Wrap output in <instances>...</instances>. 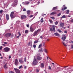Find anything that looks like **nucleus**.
<instances>
[{
  "instance_id": "1",
  "label": "nucleus",
  "mask_w": 73,
  "mask_h": 73,
  "mask_svg": "<svg viewBox=\"0 0 73 73\" xmlns=\"http://www.w3.org/2000/svg\"><path fill=\"white\" fill-rule=\"evenodd\" d=\"M40 31V29H38L36 31H35L33 34V36H37V35H38V32H39Z\"/></svg>"
},
{
  "instance_id": "2",
  "label": "nucleus",
  "mask_w": 73,
  "mask_h": 73,
  "mask_svg": "<svg viewBox=\"0 0 73 73\" xmlns=\"http://www.w3.org/2000/svg\"><path fill=\"white\" fill-rule=\"evenodd\" d=\"M36 58L38 60H42V57L41 56V55L40 54H38Z\"/></svg>"
},
{
  "instance_id": "3",
  "label": "nucleus",
  "mask_w": 73,
  "mask_h": 73,
  "mask_svg": "<svg viewBox=\"0 0 73 73\" xmlns=\"http://www.w3.org/2000/svg\"><path fill=\"white\" fill-rule=\"evenodd\" d=\"M10 17L11 18H15V17L16 15L14 14V12L13 11L11 13Z\"/></svg>"
},
{
  "instance_id": "4",
  "label": "nucleus",
  "mask_w": 73,
  "mask_h": 73,
  "mask_svg": "<svg viewBox=\"0 0 73 73\" xmlns=\"http://www.w3.org/2000/svg\"><path fill=\"white\" fill-rule=\"evenodd\" d=\"M33 65H37V64L38 63V61L36 60V58H34V59L33 61Z\"/></svg>"
},
{
  "instance_id": "5",
  "label": "nucleus",
  "mask_w": 73,
  "mask_h": 73,
  "mask_svg": "<svg viewBox=\"0 0 73 73\" xmlns=\"http://www.w3.org/2000/svg\"><path fill=\"white\" fill-rule=\"evenodd\" d=\"M11 36V33H6L5 35V37H7V38H8V37H10Z\"/></svg>"
},
{
  "instance_id": "6",
  "label": "nucleus",
  "mask_w": 73,
  "mask_h": 73,
  "mask_svg": "<svg viewBox=\"0 0 73 73\" xmlns=\"http://www.w3.org/2000/svg\"><path fill=\"white\" fill-rule=\"evenodd\" d=\"M4 49L5 52H9V50H11L10 48L8 47L5 48H4Z\"/></svg>"
},
{
  "instance_id": "7",
  "label": "nucleus",
  "mask_w": 73,
  "mask_h": 73,
  "mask_svg": "<svg viewBox=\"0 0 73 73\" xmlns=\"http://www.w3.org/2000/svg\"><path fill=\"white\" fill-rule=\"evenodd\" d=\"M35 29L33 28V27L31 26L30 27V31L31 32H33Z\"/></svg>"
},
{
  "instance_id": "8",
  "label": "nucleus",
  "mask_w": 73,
  "mask_h": 73,
  "mask_svg": "<svg viewBox=\"0 0 73 73\" xmlns=\"http://www.w3.org/2000/svg\"><path fill=\"white\" fill-rule=\"evenodd\" d=\"M62 37H61V38L63 41H65L66 39V35H62Z\"/></svg>"
},
{
  "instance_id": "9",
  "label": "nucleus",
  "mask_w": 73,
  "mask_h": 73,
  "mask_svg": "<svg viewBox=\"0 0 73 73\" xmlns=\"http://www.w3.org/2000/svg\"><path fill=\"white\" fill-rule=\"evenodd\" d=\"M14 70L16 73H21L20 70L17 68H14Z\"/></svg>"
},
{
  "instance_id": "10",
  "label": "nucleus",
  "mask_w": 73,
  "mask_h": 73,
  "mask_svg": "<svg viewBox=\"0 0 73 73\" xmlns=\"http://www.w3.org/2000/svg\"><path fill=\"white\" fill-rule=\"evenodd\" d=\"M19 63V61H18V60L17 59H15V64L16 66H17L18 65V63Z\"/></svg>"
},
{
  "instance_id": "11",
  "label": "nucleus",
  "mask_w": 73,
  "mask_h": 73,
  "mask_svg": "<svg viewBox=\"0 0 73 73\" xmlns=\"http://www.w3.org/2000/svg\"><path fill=\"white\" fill-rule=\"evenodd\" d=\"M67 9V7H66L65 6V5H63V7L62 8V10L63 11H64V10H65V9Z\"/></svg>"
},
{
  "instance_id": "12",
  "label": "nucleus",
  "mask_w": 73,
  "mask_h": 73,
  "mask_svg": "<svg viewBox=\"0 0 73 73\" xmlns=\"http://www.w3.org/2000/svg\"><path fill=\"white\" fill-rule=\"evenodd\" d=\"M21 17V19H26V18H27V16L25 15H22Z\"/></svg>"
},
{
  "instance_id": "13",
  "label": "nucleus",
  "mask_w": 73,
  "mask_h": 73,
  "mask_svg": "<svg viewBox=\"0 0 73 73\" xmlns=\"http://www.w3.org/2000/svg\"><path fill=\"white\" fill-rule=\"evenodd\" d=\"M6 20H9V15L8 14H6Z\"/></svg>"
},
{
  "instance_id": "14",
  "label": "nucleus",
  "mask_w": 73,
  "mask_h": 73,
  "mask_svg": "<svg viewBox=\"0 0 73 73\" xmlns=\"http://www.w3.org/2000/svg\"><path fill=\"white\" fill-rule=\"evenodd\" d=\"M64 26V23H60V27H63Z\"/></svg>"
},
{
  "instance_id": "15",
  "label": "nucleus",
  "mask_w": 73,
  "mask_h": 73,
  "mask_svg": "<svg viewBox=\"0 0 73 73\" xmlns=\"http://www.w3.org/2000/svg\"><path fill=\"white\" fill-rule=\"evenodd\" d=\"M52 31H53V32H55V26L54 25H52Z\"/></svg>"
},
{
  "instance_id": "16",
  "label": "nucleus",
  "mask_w": 73,
  "mask_h": 73,
  "mask_svg": "<svg viewBox=\"0 0 73 73\" xmlns=\"http://www.w3.org/2000/svg\"><path fill=\"white\" fill-rule=\"evenodd\" d=\"M39 52H44V50L42 49V48H41V49H39L38 50Z\"/></svg>"
},
{
  "instance_id": "17",
  "label": "nucleus",
  "mask_w": 73,
  "mask_h": 73,
  "mask_svg": "<svg viewBox=\"0 0 73 73\" xmlns=\"http://www.w3.org/2000/svg\"><path fill=\"white\" fill-rule=\"evenodd\" d=\"M55 36H58V37H60V35L58 34V33H55L54 34Z\"/></svg>"
},
{
  "instance_id": "18",
  "label": "nucleus",
  "mask_w": 73,
  "mask_h": 73,
  "mask_svg": "<svg viewBox=\"0 0 73 73\" xmlns=\"http://www.w3.org/2000/svg\"><path fill=\"white\" fill-rule=\"evenodd\" d=\"M40 67L42 68H44V64L42 63L41 64V65H40Z\"/></svg>"
},
{
  "instance_id": "19",
  "label": "nucleus",
  "mask_w": 73,
  "mask_h": 73,
  "mask_svg": "<svg viewBox=\"0 0 73 73\" xmlns=\"http://www.w3.org/2000/svg\"><path fill=\"white\" fill-rule=\"evenodd\" d=\"M56 12H53L50 14V15H56Z\"/></svg>"
},
{
  "instance_id": "20",
  "label": "nucleus",
  "mask_w": 73,
  "mask_h": 73,
  "mask_svg": "<svg viewBox=\"0 0 73 73\" xmlns=\"http://www.w3.org/2000/svg\"><path fill=\"white\" fill-rule=\"evenodd\" d=\"M19 62L20 63H24V61H23V60L21 59L19 60Z\"/></svg>"
},
{
  "instance_id": "21",
  "label": "nucleus",
  "mask_w": 73,
  "mask_h": 73,
  "mask_svg": "<svg viewBox=\"0 0 73 73\" xmlns=\"http://www.w3.org/2000/svg\"><path fill=\"white\" fill-rule=\"evenodd\" d=\"M7 64L6 63L3 66V67L5 69H7V68H8V67L7 66Z\"/></svg>"
},
{
  "instance_id": "22",
  "label": "nucleus",
  "mask_w": 73,
  "mask_h": 73,
  "mask_svg": "<svg viewBox=\"0 0 73 73\" xmlns=\"http://www.w3.org/2000/svg\"><path fill=\"white\" fill-rule=\"evenodd\" d=\"M44 52H45V53H48V50L45 48H44Z\"/></svg>"
},
{
  "instance_id": "23",
  "label": "nucleus",
  "mask_w": 73,
  "mask_h": 73,
  "mask_svg": "<svg viewBox=\"0 0 73 73\" xmlns=\"http://www.w3.org/2000/svg\"><path fill=\"white\" fill-rule=\"evenodd\" d=\"M57 7H53V8L52 10V11H53L54 10H55V9H57Z\"/></svg>"
},
{
  "instance_id": "24",
  "label": "nucleus",
  "mask_w": 73,
  "mask_h": 73,
  "mask_svg": "<svg viewBox=\"0 0 73 73\" xmlns=\"http://www.w3.org/2000/svg\"><path fill=\"white\" fill-rule=\"evenodd\" d=\"M30 12L31 11H30V10H28L27 11V15H29L30 13H31Z\"/></svg>"
},
{
  "instance_id": "25",
  "label": "nucleus",
  "mask_w": 73,
  "mask_h": 73,
  "mask_svg": "<svg viewBox=\"0 0 73 73\" xmlns=\"http://www.w3.org/2000/svg\"><path fill=\"white\" fill-rule=\"evenodd\" d=\"M42 46V43H41V44H40L38 47V48H41V47Z\"/></svg>"
},
{
  "instance_id": "26",
  "label": "nucleus",
  "mask_w": 73,
  "mask_h": 73,
  "mask_svg": "<svg viewBox=\"0 0 73 73\" xmlns=\"http://www.w3.org/2000/svg\"><path fill=\"white\" fill-rule=\"evenodd\" d=\"M62 43H63V45L64 46H67V45H66V44H65V42L63 41L62 42Z\"/></svg>"
},
{
  "instance_id": "27",
  "label": "nucleus",
  "mask_w": 73,
  "mask_h": 73,
  "mask_svg": "<svg viewBox=\"0 0 73 73\" xmlns=\"http://www.w3.org/2000/svg\"><path fill=\"white\" fill-rule=\"evenodd\" d=\"M66 18V16H65V15H64L61 17V19H63L64 18Z\"/></svg>"
},
{
  "instance_id": "28",
  "label": "nucleus",
  "mask_w": 73,
  "mask_h": 73,
  "mask_svg": "<svg viewBox=\"0 0 73 73\" xmlns=\"http://www.w3.org/2000/svg\"><path fill=\"white\" fill-rule=\"evenodd\" d=\"M54 24L55 25H57V24H58V21H56V22H54Z\"/></svg>"
},
{
  "instance_id": "29",
  "label": "nucleus",
  "mask_w": 73,
  "mask_h": 73,
  "mask_svg": "<svg viewBox=\"0 0 73 73\" xmlns=\"http://www.w3.org/2000/svg\"><path fill=\"white\" fill-rule=\"evenodd\" d=\"M40 22L41 23H43V22H44V20H43V18H42L41 19Z\"/></svg>"
},
{
  "instance_id": "30",
  "label": "nucleus",
  "mask_w": 73,
  "mask_h": 73,
  "mask_svg": "<svg viewBox=\"0 0 73 73\" xmlns=\"http://www.w3.org/2000/svg\"><path fill=\"white\" fill-rule=\"evenodd\" d=\"M31 44V45L32 46V42H29L28 43V45L29 46H30Z\"/></svg>"
},
{
  "instance_id": "31",
  "label": "nucleus",
  "mask_w": 73,
  "mask_h": 73,
  "mask_svg": "<svg viewBox=\"0 0 73 73\" xmlns=\"http://www.w3.org/2000/svg\"><path fill=\"white\" fill-rule=\"evenodd\" d=\"M58 32H59L60 33H62V31L59 29H58Z\"/></svg>"
},
{
  "instance_id": "32",
  "label": "nucleus",
  "mask_w": 73,
  "mask_h": 73,
  "mask_svg": "<svg viewBox=\"0 0 73 73\" xmlns=\"http://www.w3.org/2000/svg\"><path fill=\"white\" fill-rule=\"evenodd\" d=\"M66 13L67 14H69V10H67Z\"/></svg>"
},
{
  "instance_id": "33",
  "label": "nucleus",
  "mask_w": 73,
  "mask_h": 73,
  "mask_svg": "<svg viewBox=\"0 0 73 73\" xmlns=\"http://www.w3.org/2000/svg\"><path fill=\"white\" fill-rule=\"evenodd\" d=\"M49 21L50 22V23H53V21H52V20L49 19Z\"/></svg>"
},
{
  "instance_id": "34",
  "label": "nucleus",
  "mask_w": 73,
  "mask_h": 73,
  "mask_svg": "<svg viewBox=\"0 0 73 73\" xmlns=\"http://www.w3.org/2000/svg\"><path fill=\"white\" fill-rule=\"evenodd\" d=\"M61 15V13H59V14L57 15V16H60Z\"/></svg>"
},
{
  "instance_id": "35",
  "label": "nucleus",
  "mask_w": 73,
  "mask_h": 73,
  "mask_svg": "<svg viewBox=\"0 0 73 73\" xmlns=\"http://www.w3.org/2000/svg\"><path fill=\"white\" fill-rule=\"evenodd\" d=\"M24 61L25 62H26L27 61V57H25L24 58Z\"/></svg>"
},
{
  "instance_id": "36",
  "label": "nucleus",
  "mask_w": 73,
  "mask_h": 73,
  "mask_svg": "<svg viewBox=\"0 0 73 73\" xmlns=\"http://www.w3.org/2000/svg\"><path fill=\"white\" fill-rule=\"evenodd\" d=\"M38 42V40H35V41H34V44H36V43H37Z\"/></svg>"
},
{
  "instance_id": "37",
  "label": "nucleus",
  "mask_w": 73,
  "mask_h": 73,
  "mask_svg": "<svg viewBox=\"0 0 73 73\" xmlns=\"http://www.w3.org/2000/svg\"><path fill=\"white\" fill-rule=\"evenodd\" d=\"M25 33H28V30H27L25 31Z\"/></svg>"
},
{
  "instance_id": "38",
  "label": "nucleus",
  "mask_w": 73,
  "mask_h": 73,
  "mask_svg": "<svg viewBox=\"0 0 73 73\" xmlns=\"http://www.w3.org/2000/svg\"><path fill=\"white\" fill-rule=\"evenodd\" d=\"M57 69H61L62 70V68L60 67H57Z\"/></svg>"
},
{
  "instance_id": "39",
  "label": "nucleus",
  "mask_w": 73,
  "mask_h": 73,
  "mask_svg": "<svg viewBox=\"0 0 73 73\" xmlns=\"http://www.w3.org/2000/svg\"><path fill=\"white\" fill-rule=\"evenodd\" d=\"M18 34L19 36H20L21 35V33H20V32H18Z\"/></svg>"
},
{
  "instance_id": "40",
  "label": "nucleus",
  "mask_w": 73,
  "mask_h": 73,
  "mask_svg": "<svg viewBox=\"0 0 73 73\" xmlns=\"http://www.w3.org/2000/svg\"><path fill=\"white\" fill-rule=\"evenodd\" d=\"M11 35V38H13V36H14V35L13 34H12Z\"/></svg>"
},
{
  "instance_id": "41",
  "label": "nucleus",
  "mask_w": 73,
  "mask_h": 73,
  "mask_svg": "<svg viewBox=\"0 0 73 73\" xmlns=\"http://www.w3.org/2000/svg\"><path fill=\"white\" fill-rule=\"evenodd\" d=\"M3 13V10H1L0 11V13L1 14V13Z\"/></svg>"
},
{
  "instance_id": "42",
  "label": "nucleus",
  "mask_w": 73,
  "mask_h": 73,
  "mask_svg": "<svg viewBox=\"0 0 73 73\" xmlns=\"http://www.w3.org/2000/svg\"><path fill=\"white\" fill-rule=\"evenodd\" d=\"M48 68L49 69H50V70H51V69H52V68H51L50 66H48Z\"/></svg>"
},
{
  "instance_id": "43",
  "label": "nucleus",
  "mask_w": 73,
  "mask_h": 73,
  "mask_svg": "<svg viewBox=\"0 0 73 73\" xmlns=\"http://www.w3.org/2000/svg\"><path fill=\"white\" fill-rule=\"evenodd\" d=\"M2 49H3V46H1L0 47V50H2Z\"/></svg>"
},
{
  "instance_id": "44",
  "label": "nucleus",
  "mask_w": 73,
  "mask_h": 73,
  "mask_svg": "<svg viewBox=\"0 0 73 73\" xmlns=\"http://www.w3.org/2000/svg\"><path fill=\"white\" fill-rule=\"evenodd\" d=\"M30 3L29 2H25V4H29Z\"/></svg>"
},
{
  "instance_id": "45",
  "label": "nucleus",
  "mask_w": 73,
  "mask_h": 73,
  "mask_svg": "<svg viewBox=\"0 0 73 73\" xmlns=\"http://www.w3.org/2000/svg\"><path fill=\"white\" fill-rule=\"evenodd\" d=\"M23 11H26V9L25 8H24L23 9Z\"/></svg>"
},
{
  "instance_id": "46",
  "label": "nucleus",
  "mask_w": 73,
  "mask_h": 73,
  "mask_svg": "<svg viewBox=\"0 0 73 73\" xmlns=\"http://www.w3.org/2000/svg\"><path fill=\"white\" fill-rule=\"evenodd\" d=\"M22 67H23V66H20L19 67V69H21V68Z\"/></svg>"
},
{
  "instance_id": "47",
  "label": "nucleus",
  "mask_w": 73,
  "mask_h": 73,
  "mask_svg": "<svg viewBox=\"0 0 73 73\" xmlns=\"http://www.w3.org/2000/svg\"><path fill=\"white\" fill-rule=\"evenodd\" d=\"M50 19H55L54 17H50Z\"/></svg>"
},
{
  "instance_id": "48",
  "label": "nucleus",
  "mask_w": 73,
  "mask_h": 73,
  "mask_svg": "<svg viewBox=\"0 0 73 73\" xmlns=\"http://www.w3.org/2000/svg\"><path fill=\"white\" fill-rule=\"evenodd\" d=\"M33 47L34 48H36V45L34 44L33 46Z\"/></svg>"
},
{
  "instance_id": "49",
  "label": "nucleus",
  "mask_w": 73,
  "mask_h": 73,
  "mask_svg": "<svg viewBox=\"0 0 73 73\" xmlns=\"http://www.w3.org/2000/svg\"><path fill=\"white\" fill-rule=\"evenodd\" d=\"M50 31H53V29H52V27L50 28Z\"/></svg>"
},
{
  "instance_id": "50",
  "label": "nucleus",
  "mask_w": 73,
  "mask_h": 73,
  "mask_svg": "<svg viewBox=\"0 0 73 73\" xmlns=\"http://www.w3.org/2000/svg\"><path fill=\"white\" fill-rule=\"evenodd\" d=\"M4 43L5 44H8V42H4Z\"/></svg>"
},
{
  "instance_id": "51",
  "label": "nucleus",
  "mask_w": 73,
  "mask_h": 73,
  "mask_svg": "<svg viewBox=\"0 0 73 73\" xmlns=\"http://www.w3.org/2000/svg\"><path fill=\"white\" fill-rule=\"evenodd\" d=\"M40 38H41L42 39V38H43V37H42V36H40Z\"/></svg>"
},
{
  "instance_id": "52",
  "label": "nucleus",
  "mask_w": 73,
  "mask_h": 73,
  "mask_svg": "<svg viewBox=\"0 0 73 73\" xmlns=\"http://www.w3.org/2000/svg\"><path fill=\"white\" fill-rule=\"evenodd\" d=\"M27 27L28 28H29V25H27Z\"/></svg>"
},
{
  "instance_id": "53",
  "label": "nucleus",
  "mask_w": 73,
  "mask_h": 73,
  "mask_svg": "<svg viewBox=\"0 0 73 73\" xmlns=\"http://www.w3.org/2000/svg\"><path fill=\"white\" fill-rule=\"evenodd\" d=\"M33 16L32 15H31L29 17L31 18V17H33Z\"/></svg>"
},
{
  "instance_id": "54",
  "label": "nucleus",
  "mask_w": 73,
  "mask_h": 73,
  "mask_svg": "<svg viewBox=\"0 0 73 73\" xmlns=\"http://www.w3.org/2000/svg\"><path fill=\"white\" fill-rule=\"evenodd\" d=\"M70 22L71 23H72V22H73V19H72L70 20Z\"/></svg>"
},
{
  "instance_id": "55",
  "label": "nucleus",
  "mask_w": 73,
  "mask_h": 73,
  "mask_svg": "<svg viewBox=\"0 0 73 73\" xmlns=\"http://www.w3.org/2000/svg\"><path fill=\"white\" fill-rule=\"evenodd\" d=\"M10 73H15V72H13V71H10L9 73H10Z\"/></svg>"
},
{
  "instance_id": "56",
  "label": "nucleus",
  "mask_w": 73,
  "mask_h": 73,
  "mask_svg": "<svg viewBox=\"0 0 73 73\" xmlns=\"http://www.w3.org/2000/svg\"><path fill=\"white\" fill-rule=\"evenodd\" d=\"M71 48H72V49H73V45H71Z\"/></svg>"
},
{
  "instance_id": "57",
  "label": "nucleus",
  "mask_w": 73,
  "mask_h": 73,
  "mask_svg": "<svg viewBox=\"0 0 73 73\" xmlns=\"http://www.w3.org/2000/svg\"><path fill=\"white\" fill-rule=\"evenodd\" d=\"M36 72H38V73L39 72V70L38 69L36 70Z\"/></svg>"
},
{
  "instance_id": "58",
  "label": "nucleus",
  "mask_w": 73,
  "mask_h": 73,
  "mask_svg": "<svg viewBox=\"0 0 73 73\" xmlns=\"http://www.w3.org/2000/svg\"><path fill=\"white\" fill-rule=\"evenodd\" d=\"M45 45V42H44L43 43V46H44V45Z\"/></svg>"
},
{
  "instance_id": "59",
  "label": "nucleus",
  "mask_w": 73,
  "mask_h": 73,
  "mask_svg": "<svg viewBox=\"0 0 73 73\" xmlns=\"http://www.w3.org/2000/svg\"><path fill=\"white\" fill-rule=\"evenodd\" d=\"M40 1H38V2L37 3L38 4V5L39 4H40Z\"/></svg>"
},
{
  "instance_id": "60",
  "label": "nucleus",
  "mask_w": 73,
  "mask_h": 73,
  "mask_svg": "<svg viewBox=\"0 0 73 73\" xmlns=\"http://www.w3.org/2000/svg\"><path fill=\"white\" fill-rule=\"evenodd\" d=\"M24 68L25 69H27V66H25L24 67Z\"/></svg>"
},
{
  "instance_id": "61",
  "label": "nucleus",
  "mask_w": 73,
  "mask_h": 73,
  "mask_svg": "<svg viewBox=\"0 0 73 73\" xmlns=\"http://www.w3.org/2000/svg\"><path fill=\"white\" fill-rule=\"evenodd\" d=\"M67 67H68V66H64L63 67V68H67Z\"/></svg>"
},
{
  "instance_id": "62",
  "label": "nucleus",
  "mask_w": 73,
  "mask_h": 73,
  "mask_svg": "<svg viewBox=\"0 0 73 73\" xmlns=\"http://www.w3.org/2000/svg\"><path fill=\"white\" fill-rule=\"evenodd\" d=\"M64 33H67V31H65L64 32Z\"/></svg>"
},
{
  "instance_id": "63",
  "label": "nucleus",
  "mask_w": 73,
  "mask_h": 73,
  "mask_svg": "<svg viewBox=\"0 0 73 73\" xmlns=\"http://www.w3.org/2000/svg\"><path fill=\"white\" fill-rule=\"evenodd\" d=\"M44 15H46V14H43L42 15V16H44Z\"/></svg>"
},
{
  "instance_id": "64",
  "label": "nucleus",
  "mask_w": 73,
  "mask_h": 73,
  "mask_svg": "<svg viewBox=\"0 0 73 73\" xmlns=\"http://www.w3.org/2000/svg\"><path fill=\"white\" fill-rule=\"evenodd\" d=\"M11 58V56H9V58Z\"/></svg>"
}]
</instances>
